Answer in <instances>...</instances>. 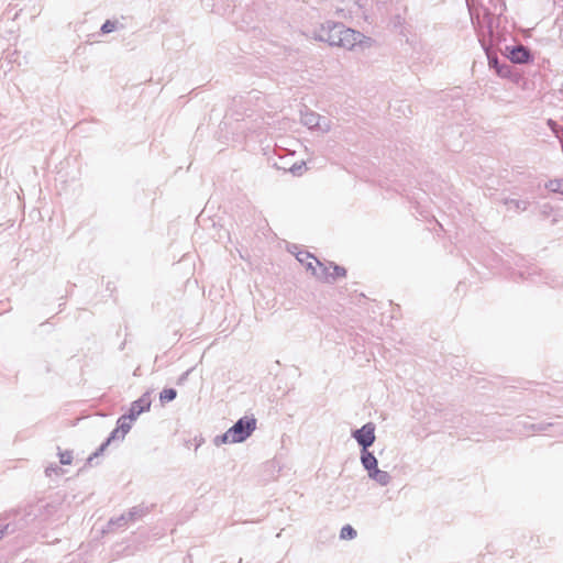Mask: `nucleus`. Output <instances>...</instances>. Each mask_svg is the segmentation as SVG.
I'll return each instance as SVG.
<instances>
[{"label":"nucleus","mask_w":563,"mask_h":563,"mask_svg":"<svg viewBox=\"0 0 563 563\" xmlns=\"http://www.w3.org/2000/svg\"><path fill=\"white\" fill-rule=\"evenodd\" d=\"M256 423L257 420L253 415L243 416L238 419V421L229 428L232 440H235L236 443L246 441L256 430Z\"/></svg>","instance_id":"nucleus-1"},{"label":"nucleus","mask_w":563,"mask_h":563,"mask_svg":"<svg viewBox=\"0 0 563 563\" xmlns=\"http://www.w3.org/2000/svg\"><path fill=\"white\" fill-rule=\"evenodd\" d=\"M373 42L374 40L372 37L365 36L363 33L345 26L341 38H339L336 43H339V47L346 49H354L355 47L364 49L371 47Z\"/></svg>","instance_id":"nucleus-2"},{"label":"nucleus","mask_w":563,"mask_h":563,"mask_svg":"<svg viewBox=\"0 0 563 563\" xmlns=\"http://www.w3.org/2000/svg\"><path fill=\"white\" fill-rule=\"evenodd\" d=\"M345 25L341 22L327 21L316 32L314 38L325 42L330 46H338V40L341 38Z\"/></svg>","instance_id":"nucleus-3"},{"label":"nucleus","mask_w":563,"mask_h":563,"mask_svg":"<svg viewBox=\"0 0 563 563\" xmlns=\"http://www.w3.org/2000/svg\"><path fill=\"white\" fill-rule=\"evenodd\" d=\"M375 424L373 422H367L363 424L361 428L352 431V438L357 442L361 450L369 449L375 440Z\"/></svg>","instance_id":"nucleus-4"},{"label":"nucleus","mask_w":563,"mask_h":563,"mask_svg":"<svg viewBox=\"0 0 563 563\" xmlns=\"http://www.w3.org/2000/svg\"><path fill=\"white\" fill-rule=\"evenodd\" d=\"M152 405L151 391H145L140 398L132 401L126 412L130 422L135 421L140 415L150 411Z\"/></svg>","instance_id":"nucleus-5"},{"label":"nucleus","mask_w":563,"mask_h":563,"mask_svg":"<svg viewBox=\"0 0 563 563\" xmlns=\"http://www.w3.org/2000/svg\"><path fill=\"white\" fill-rule=\"evenodd\" d=\"M506 56L511 63L515 64H527L533 62V55L530 48L523 46L522 44L506 46Z\"/></svg>","instance_id":"nucleus-6"},{"label":"nucleus","mask_w":563,"mask_h":563,"mask_svg":"<svg viewBox=\"0 0 563 563\" xmlns=\"http://www.w3.org/2000/svg\"><path fill=\"white\" fill-rule=\"evenodd\" d=\"M298 249L297 245H292V250L289 251L295 254L297 261L300 262L308 272L312 275H317V267L313 265V262L318 258L312 253L302 250L299 251Z\"/></svg>","instance_id":"nucleus-7"},{"label":"nucleus","mask_w":563,"mask_h":563,"mask_svg":"<svg viewBox=\"0 0 563 563\" xmlns=\"http://www.w3.org/2000/svg\"><path fill=\"white\" fill-rule=\"evenodd\" d=\"M364 2L365 0H353V4L346 8H336L335 13L339 16L346 18V13L355 14L357 16H363L367 20V15L364 11Z\"/></svg>","instance_id":"nucleus-8"},{"label":"nucleus","mask_w":563,"mask_h":563,"mask_svg":"<svg viewBox=\"0 0 563 563\" xmlns=\"http://www.w3.org/2000/svg\"><path fill=\"white\" fill-rule=\"evenodd\" d=\"M321 120H322V117L317 112H313L309 109L301 111L300 121L305 126H307L310 130L317 129L318 125H320Z\"/></svg>","instance_id":"nucleus-9"},{"label":"nucleus","mask_w":563,"mask_h":563,"mask_svg":"<svg viewBox=\"0 0 563 563\" xmlns=\"http://www.w3.org/2000/svg\"><path fill=\"white\" fill-rule=\"evenodd\" d=\"M361 464L367 473L378 467L376 456L368 449L361 450Z\"/></svg>","instance_id":"nucleus-10"},{"label":"nucleus","mask_w":563,"mask_h":563,"mask_svg":"<svg viewBox=\"0 0 563 563\" xmlns=\"http://www.w3.org/2000/svg\"><path fill=\"white\" fill-rule=\"evenodd\" d=\"M522 424V428L523 430L526 431H532V432H541V431H547L549 430L550 428L554 427V423L552 422H540V423H530V424H527L526 422H521V421H517L516 424H515V428L518 430V431H521L519 429V427Z\"/></svg>","instance_id":"nucleus-11"},{"label":"nucleus","mask_w":563,"mask_h":563,"mask_svg":"<svg viewBox=\"0 0 563 563\" xmlns=\"http://www.w3.org/2000/svg\"><path fill=\"white\" fill-rule=\"evenodd\" d=\"M368 477L373 481H375L380 486H387L390 481L391 476L388 472L379 470L378 467L367 473Z\"/></svg>","instance_id":"nucleus-12"},{"label":"nucleus","mask_w":563,"mask_h":563,"mask_svg":"<svg viewBox=\"0 0 563 563\" xmlns=\"http://www.w3.org/2000/svg\"><path fill=\"white\" fill-rule=\"evenodd\" d=\"M277 169H283L284 172H290L294 176H301L306 170V163L303 161L295 162L290 166L274 164Z\"/></svg>","instance_id":"nucleus-13"},{"label":"nucleus","mask_w":563,"mask_h":563,"mask_svg":"<svg viewBox=\"0 0 563 563\" xmlns=\"http://www.w3.org/2000/svg\"><path fill=\"white\" fill-rule=\"evenodd\" d=\"M115 428L121 432L120 438H121V440H123L125 438L126 433L132 428V422H130L126 413L119 417V419L117 420Z\"/></svg>","instance_id":"nucleus-14"},{"label":"nucleus","mask_w":563,"mask_h":563,"mask_svg":"<svg viewBox=\"0 0 563 563\" xmlns=\"http://www.w3.org/2000/svg\"><path fill=\"white\" fill-rule=\"evenodd\" d=\"M482 46L485 51V54L487 56V60H488V66L490 69H494L500 65V62H499V58H498V55L496 52H494L490 47H488L486 44L482 43Z\"/></svg>","instance_id":"nucleus-15"},{"label":"nucleus","mask_w":563,"mask_h":563,"mask_svg":"<svg viewBox=\"0 0 563 563\" xmlns=\"http://www.w3.org/2000/svg\"><path fill=\"white\" fill-rule=\"evenodd\" d=\"M316 264L319 266V271L317 269V275H313L317 279L321 280V282H324V283H330V272H329V267L325 266V264H323L322 262H320L319 260H316Z\"/></svg>","instance_id":"nucleus-16"},{"label":"nucleus","mask_w":563,"mask_h":563,"mask_svg":"<svg viewBox=\"0 0 563 563\" xmlns=\"http://www.w3.org/2000/svg\"><path fill=\"white\" fill-rule=\"evenodd\" d=\"M330 267L333 268V272L330 273V283L335 282L338 278L346 276V269L343 266L335 264L334 262H330Z\"/></svg>","instance_id":"nucleus-17"},{"label":"nucleus","mask_w":563,"mask_h":563,"mask_svg":"<svg viewBox=\"0 0 563 563\" xmlns=\"http://www.w3.org/2000/svg\"><path fill=\"white\" fill-rule=\"evenodd\" d=\"M495 73L497 76H499L501 78H512V76H514L512 67L506 63H500V65H498L495 68Z\"/></svg>","instance_id":"nucleus-18"},{"label":"nucleus","mask_w":563,"mask_h":563,"mask_svg":"<svg viewBox=\"0 0 563 563\" xmlns=\"http://www.w3.org/2000/svg\"><path fill=\"white\" fill-rule=\"evenodd\" d=\"M177 397V390L175 388H164L159 393V401L162 404L170 402Z\"/></svg>","instance_id":"nucleus-19"},{"label":"nucleus","mask_w":563,"mask_h":563,"mask_svg":"<svg viewBox=\"0 0 563 563\" xmlns=\"http://www.w3.org/2000/svg\"><path fill=\"white\" fill-rule=\"evenodd\" d=\"M357 536L356 530L351 525H345L341 528L340 539L342 540H353Z\"/></svg>","instance_id":"nucleus-20"},{"label":"nucleus","mask_w":563,"mask_h":563,"mask_svg":"<svg viewBox=\"0 0 563 563\" xmlns=\"http://www.w3.org/2000/svg\"><path fill=\"white\" fill-rule=\"evenodd\" d=\"M213 443H214V445L220 446L222 444H233V443H236V441L232 440V438L230 435V431L228 429L224 433L217 435L213 439Z\"/></svg>","instance_id":"nucleus-21"},{"label":"nucleus","mask_w":563,"mask_h":563,"mask_svg":"<svg viewBox=\"0 0 563 563\" xmlns=\"http://www.w3.org/2000/svg\"><path fill=\"white\" fill-rule=\"evenodd\" d=\"M23 526L24 525L12 523V522L5 523L0 527V534L2 537L7 536V534H12V533L16 532L19 529H22Z\"/></svg>","instance_id":"nucleus-22"},{"label":"nucleus","mask_w":563,"mask_h":563,"mask_svg":"<svg viewBox=\"0 0 563 563\" xmlns=\"http://www.w3.org/2000/svg\"><path fill=\"white\" fill-rule=\"evenodd\" d=\"M505 203L515 208L516 210L525 211L529 206V201L521 199H506Z\"/></svg>","instance_id":"nucleus-23"},{"label":"nucleus","mask_w":563,"mask_h":563,"mask_svg":"<svg viewBox=\"0 0 563 563\" xmlns=\"http://www.w3.org/2000/svg\"><path fill=\"white\" fill-rule=\"evenodd\" d=\"M128 522L126 515L122 514L119 517L111 518L108 522V529L112 530L114 527L121 528Z\"/></svg>","instance_id":"nucleus-24"},{"label":"nucleus","mask_w":563,"mask_h":563,"mask_svg":"<svg viewBox=\"0 0 563 563\" xmlns=\"http://www.w3.org/2000/svg\"><path fill=\"white\" fill-rule=\"evenodd\" d=\"M145 514V508L141 506L132 507L125 515L128 521H134L136 518L142 517Z\"/></svg>","instance_id":"nucleus-25"},{"label":"nucleus","mask_w":563,"mask_h":563,"mask_svg":"<svg viewBox=\"0 0 563 563\" xmlns=\"http://www.w3.org/2000/svg\"><path fill=\"white\" fill-rule=\"evenodd\" d=\"M516 274L522 280L531 279L532 282H534L533 276L537 275V267L534 266V267H530V268H528L526 271H519Z\"/></svg>","instance_id":"nucleus-26"},{"label":"nucleus","mask_w":563,"mask_h":563,"mask_svg":"<svg viewBox=\"0 0 563 563\" xmlns=\"http://www.w3.org/2000/svg\"><path fill=\"white\" fill-rule=\"evenodd\" d=\"M108 446H109V444L106 441H103L100 444V446L87 459V464L92 465V461L95 459L99 457L100 455H102Z\"/></svg>","instance_id":"nucleus-27"},{"label":"nucleus","mask_w":563,"mask_h":563,"mask_svg":"<svg viewBox=\"0 0 563 563\" xmlns=\"http://www.w3.org/2000/svg\"><path fill=\"white\" fill-rule=\"evenodd\" d=\"M58 450H60V449L58 448ZM58 456H59V463L62 465H69L73 462V451H69V450L59 451Z\"/></svg>","instance_id":"nucleus-28"},{"label":"nucleus","mask_w":563,"mask_h":563,"mask_svg":"<svg viewBox=\"0 0 563 563\" xmlns=\"http://www.w3.org/2000/svg\"><path fill=\"white\" fill-rule=\"evenodd\" d=\"M548 188L553 192H559L563 195V179L550 180Z\"/></svg>","instance_id":"nucleus-29"},{"label":"nucleus","mask_w":563,"mask_h":563,"mask_svg":"<svg viewBox=\"0 0 563 563\" xmlns=\"http://www.w3.org/2000/svg\"><path fill=\"white\" fill-rule=\"evenodd\" d=\"M117 29V21L107 20L100 27L102 34H109Z\"/></svg>","instance_id":"nucleus-30"},{"label":"nucleus","mask_w":563,"mask_h":563,"mask_svg":"<svg viewBox=\"0 0 563 563\" xmlns=\"http://www.w3.org/2000/svg\"><path fill=\"white\" fill-rule=\"evenodd\" d=\"M547 125L556 137H560L561 133H563V128L560 126L553 119H549L547 121Z\"/></svg>","instance_id":"nucleus-31"},{"label":"nucleus","mask_w":563,"mask_h":563,"mask_svg":"<svg viewBox=\"0 0 563 563\" xmlns=\"http://www.w3.org/2000/svg\"><path fill=\"white\" fill-rule=\"evenodd\" d=\"M52 474L62 475L64 470L57 464H51L45 468V475L49 477Z\"/></svg>","instance_id":"nucleus-32"},{"label":"nucleus","mask_w":563,"mask_h":563,"mask_svg":"<svg viewBox=\"0 0 563 563\" xmlns=\"http://www.w3.org/2000/svg\"><path fill=\"white\" fill-rule=\"evenodd\" d=\"M120 434H121V432H120L117 428H114V429L110 432V434L108 435V438H107L104 441H106L109 445H110V444H111V442H113V441H117V440L122 441V440H121V438H120Z\"/></svg>","instance_id":"nucleus-33"},{"label":"nucleus","mask_w":563,"mask_h":563,"mask_svg":"<svg viewBox=\"0 0 563 563\" xmlns=\"http://www.w3.org/2000/svg\"><path fill=\"white\" fill-rule=\"evenodd\" d=\"M317 129L324 133L329 132L331 130L330 121L328 119H325L324 117H322V120L320 121V125H318Z\"/></svg>","instance_id":"nucleus-34"},{"label":"nucleus","mask_w":563,"mask_h":563,"mask_svg":"<svg viewBox=\"0 0 563 563\" xmlns=\"http://www.w3.org/2000/svg\"><path fill=\"white\" fill-rule=\"evenodd\" d=\"M192 371H194V368L191 367V368L187 369L186 372H184V373L178 377V379H177L176 384H177V385H179V386L184 385V384L187 382L188 376H189V374H190Z\"/></svg>","instance_id":"nucleus-35"},{"label":"nucleus","mask_w":563,"mask_h":563,"mask_svg":"<svg viewBox=\"0 0 563 563\" xmlns=\"http://www.w3.org/2000/svg\"><path fill=\"white\" fill-rule=\"evenodd\" d=\"M393 23H394V26H395V27H398V26L402 25V23H404V19H402L399 14H397V15H395V18H394Z\"/></svg>","instance_id":"nucleus-36"},{"label":"nucleus","mask_w":563,"mask_h":563,"mask_svg":"<svg viewBox=\"0 0 563 563\" xmlns=\"http://www.w3.org/2000/svg\"><path fill=\"white\" fill-rule=\"evenodd\" d=\"M551 210H552V208H551L549 205H544V206H543V211H542V213H543L544 216H548V214L550 213V211H551Z\"/></svg>","instance_id":"nucleus-37"},{"label":"nucleus","mask_w":563,"mask_h":563,"mask_svg":"<svg viewBox=\"0 0 563 563\" xmlns=\"http://www.w3.org/2000/svg\"><path fill=\"white\" fill-rule=\"evenodd\" d=\"M46 323H48V321L42 322L41 327L45 325Z\"/></svg>","instance_id":"nucleus-38"},{"label":"nucleus","mask_w":563,"mask_h":563,"mask_svg":"<svg viewBox=\"0 0 563 563\" xmlns=\"http://www.w3.org/2000/svg\"><path fill=\"white\" fill-rule=\"evenodd\" d=\"M561 92H562V95H563V84H562Z\"/></svg>","instance_id":"nucleus-39"},{"label":"nucleus","mask_w":563,"mask_h":563,"mask_svg":"<svg viewBox=\"0 0 563 563\" xmlns=\"http://www.w3.org/2000/svg\"><path fill=\"white\" fill-rule=\"evenodd\" d=\"M2 539H3V537L0 534V540H2Z\"/></svg>","instance_id":"nucleus-40"}]
</instances>
